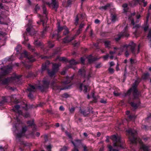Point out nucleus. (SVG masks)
<instances>
[{
  "mask_svg": "<svg viewBox=\"0 0 151 151\" xmlns=\"http://www.w3.org/2000/svg\"><path fill=\"white\" fill-rule=\"evenodd\" d=\"M110 138L113 142L114 148L116 147L117 149H113L111 145H109L108 147L109 151H118V148H123L122 145L124 142L122 140L120 136H116L115 135H113Z\"/></svg>",
  "mask_w": 151,
  "mask_h": 151,
  "instance_id": "nucleus-1",
  "label": "nucleus"
},
{
  "mask_svg": "<svg viewBox=\"0 0 151 151\" xmlns=\"http://www.w3.org/2000/svg\"><path fill=\"white\" fill-rule=\"evenodd\" d=\"M135 44L133 42H132L128 45H125L123 47V50L126 51L125 55L127 57L129 55V53L128 50L130 49L132 52L133 54L135 55L138 54L139 52V45H138L137 50L135 49Z\"/></svg>",
  "mask_w": 151,
  "mask_h": 151,
  "instance_id": "nucleus-2",
  "label": "nucleus"
},
{
  "mask_svg": "<svg viewBox=\"0 0 151 151\" xmlns=\"http://www.w3.org/2000/svg\"><path fill=\"white\" fill-rule=\"evenodd\" d=\"M126 131L128 134L129 139L132 143H136L137 141L140 143H141L140 139L136 137L137 132L135 130L130 129Z\"/></svg>",
  "mask_w": 151,
  "mask_h": 151,
  "instance_id": "nucleus-3",
  "label": "nucleus"
},
{
  "mask_svg": "<svg viewBox=\"0 0 151 151\" xmlns=\"http://www.w3.org/2000/svg\"><path fill=\"white\" fill-rule=\"evenodd\" d=\"M139 83V82L136 81L133 84L132 88H130L125 93V96L129 95L131 92H132L134 98L136 99L139 96V93L136 88Z\"/></svg>",
  "mask_w": 151,
  "mask_h": 151,
  "instance_id": "nucleus-4",
  "label": "nucleus"
},
{
  "mask_svg": "<svg viewBox=\"0 0 151 151\" xmlns=\"http://www.w3.org/2000/svg\"><path fill=\"white\" fill-rule=\"evenodd\" d=\"M50 78L49 76L45 77L41 82L43 85L38 86V88L42 91H45L48 88Z\"/></svg>",
  "mask_w": 151,
  "mask_h": 151,
  "instance_id": "nucleus-5",
  "label": "nucleus"
},
{
  "mask_svg": "<svg viewBox=\"0 0 151 151\" xmlns=\"http://www.w3.org/2000/svg\"><path fill=\"white\" fill-rule=\"evenodd\" d=\"M60 65V64L59 63L58 64L56 63L53 64L52 70L50 71L47 70L48 73L50 77H53L54 76L56 72L58 70V67Z\"/></svg>",
  "mask_w": 151,
  "mask_h": 151,
  "instance_id": "nucleus-6",
  "label": "nucleus"
},
{
  "mask_svg": "<svg viewBox=\"0 0 151 151\" xmlns=\"http://www.w3.org/2000/svg\"><path fill=\"white\" fill-rule=\"evenodd\" d=\"M12 68L11 66H7L4 67L3 68H1L2 71L1 73H0V79L3 76L9 73L11 71Z\"/></svg>",
  "mask_w": 151,
  "mask_h": 151,
  "instance_id": "nucleus-7",
  "label": "nucleus"
},
{
  "mask_svg": "<svg viewBox=\"0 0 151 151\" xmlns=\"http://www.w3.org/2000/svg\"><path fill=\"white\" fill-rule=\"evenodd\" d=\"M78 75L81 78H83L84 80L83 81L84 82L86 80H88L89 78L88 76H86V70L83 68L80 69L78 72Z\"/></svg>",
  "mask_w": 151,
  "mask_h": 151,
  "instance_id": "nucleus-8",
  "label": "nucleus"
},
{
  "mask_svg": "<svg viewBox=\"0 0 151 151\" xmlns=\"http://www.w3.org/2000/svg\"><path fill=\"white\" fill-rule=\"evenodd\" d=\"M127 26H126L124 28L123 31L124 32H122L119 34L118 35V37L115 38V40L117 41H119L121 39V38L124 37H128L129 36V35L127 32Z\"/></svg>",
  "mask_w": 151,
  "mask_h": 151,
  "instance_id": "nucleus-9",
  "label": "nucleus"
},
{
  "mask_svg": "<svg viewBox=\"0 0 151 151\" xmlns=\"http://www.w3.org/2000/svg\"><path fill=\"white\" fill-rule=\"evenodd\" d=\"M57 26L58 27V32H60L63 29L65 30V31H66V33H65V32H63V35H65L69 32V31L68 28L66 26L60 27V22H58Z\"/></svg>",
  "mask_w": 151,
  "mask_h": 151,
  "instance_id": "nucleus-10",
  "label": "nucleus"
},
{
  "mask_svg": "<svg viewBox=\"0 0 151 151\" xmlns=\"http://www.w3.org/2000/svg\"><path fill=\"white\" fill-rule=\"evenodd\" d=\"M22 56H24V57L27 58L29 60V61L30 62H34L35 61V59L33 58L32 55L30 56L29 54L26 51H24L23 53L21 54Z\"/></svg>",
  "mask_w": 151,
  "mask_h": 151,
  "instance_id": "nucleus-11",
  "label": "nucleus"
},
{
  "mask_svg": "<svg viewBox=\"0 0 151 151\" xmlns=\"http://www.w3.org/2000/svg\"><path fill=\"white\" fill-rule=\"evenodd\" d=\"M82 29H79L77 31L75 36L70 38L68 37H66L64 39L63 42L65 43H68L70 42L72 40L75 39L76 36L78 35L80 33Z\"/></svg>",
  "mask_w": 151,
  "mask_h": 151,
  "instance_id": "nucleus-12",
  "label": "nucleus"
},
{
  "mask_svg": "<svg viewBox=\"0 0 151 151\" xmlns=\"http://www.w3.org/2000/svg\"><path fill=\"white\" fill-rule=\"evenodd\" d=\"M71 142L73 145L74 148H77L81 147L83 144V143L82 142L81 140L79 139L76 140L74 142L72 141Z\"/></svg>",
  "mask_w": 151,
  "mask_h": 151,
  "instance_id": "nucleus-13",
  "label": "nucleus"
},
{
  "mask_svg": "<svg viewBox=\"0 0 151 151\" xmlns=\"http://www.w3.org/2000/svg\"><path fill=\"white\" fill-rule=\"evenodd\" d=\"M27 91L30 93L28 95V97L30 99H33V95L31 93L35 91L36 88L35 87L33 86L30 85L27 89Z\"/></svg>",
  "mask_w": 151,
  "mask_h": 151,
  "instance_id": "nucleus-14",
  "label": "nucleus"
},
{
  "mask_svg": "<svg viewBox=\"0 0 151 151\" xmlns=\"http://www.w3.org/2000/svg\"><path fill=\"white\" fill-rule=\"evenodd\" d=\"M27 128L26 126L23 127L22 129L21 132L17 134L16 136L17 139H19L20 138L22 137H23L25 135V133L27 130Z\"/></svg>",
  "mask_w": 151,
  "mask_h": 151,
  "instance_id": "nucleus-15",
  "label": "nucleus"
},
{
  "mask_svg": "<svg viewBox=\"0 0 151 151\" xmlns=\"http://www.w3.org/2000/svg\"><path fill=\"white\" fill-rule=\"evenodd\" d=\"M51 86H52V89L54 90H63L68 88H61L60 86H58L55 82H53L51 84Z\"/></svg>",
  "mask_w": 151,
  "mask_h": 151,
  "instance_id": "nucleus-16",
  "label": "nucleus"
},
{
  "mask_svg": "<svg viewBox=\"0 0 151 151\" xmlns=\"http://www.w3.org/2000/svg\"><path fill=\"white\" fill-rule=\"evenodd\" d=\"M1 98V101L0 100V104H2L4 102H7L9 101L12 100V98L9 96H3Z\"/></svg>",
  "mask_w": 151,
  "mask_h": 151,
  "instance_id": "nucleus-17",
  "label": "nucleus"
},
{
  "mask_svg": "<svg viewBox=\"0 0 151 151\" xmlns=\"http://www.w3.org/2000/svg\"><path fill=\"white\" fill-rule=\"evenodd\" d=\"M16 78H18L16 76L15 78L11 77L6 79L3 80L2 83L4 84H7L10 82H12Z\"/></svg>",
  "mask_w": 151,
  "mask_h": 151,
  "instance_id": "nucleus-18",
  "label": "nucleus"
},
{
  "mask_svg": "<svg viewBox=\"0 0 151 151\" xmlns=\"http://www.w3.org/2000/svg\"><path fill=\"white\" fill-rule=\"evenodd\" d=\"M20 108V106L19 105H16L14 106V108H13V110L14 112L17 113L19 115L22 114V112L19 109Z\"/></svg>",
  "mask_w": 151,
  "mask_h": 151,
  "instance_id": "nucleus-19",
  "label": "nucleus"
},
{
  "mask_svg": "<svg viewBox=\"0 0 151 151\" xmlns=\"http://www.w3.org/2000/svg\"><path fill=\"white\" fill-rule=\"evenodd\" d=\"M140 149L142 151H149L148 150V147L143 144H141V145Z\"/></svg>",
  "mask_w": 151,
  "mask_h": 151,
  "instance_id": "nucleus-20",
  "label": "nucleus"
},
{
  "mask_svg": "<svg viewBox=\"0 0 151 151\" xmlns=\"http://www.w3.org/2000/svg\"><path fill=\"white\" fill-rule=\"evenodd\" d=\"M81 147L83 148L82 151H91V148L90 147H87L84 144Z\"/></svg>",
  "mask_w": 151,
  "mask_h": 151,
  "instance_id": "nucleus-21",
  "label": "nucleus"
},
{
  "mask_svg": "<svg viewBox=\"0 0 151 151\" xmlns=\"http://www.w3.org/2000/svg\"><path fill=\"white\" fill-rule=\"evenodd\" d=\"M135 15V13L134 12L133 13L131 14L129 16V19L131 20V23L133 25H134L135 24L134 20L132 17H133Z\"/></svg>",
  "mask_w": 151,
  "mask_h": 151,
  "instance_id": "nucleus-22",
  "label": "nucleus"
},
{
  "mask_svg": "<svg viewBox=\"0 0 151 151\" xmlns=\"http://www.w3.org/2000/svg\"><path fill=\"white\" fill-rule=\"evenodd\" d=\"M148 19V17L147 18V20L146 23L145 24V25L143 26V28L145 31H146L148 29L149 27V25L147 24Z\"/></svg>",
  "mask_w": 151,
  "mask_h": 151,
  "instance_id": "nucleus-23",
  "label": "nucleus"
},
{
  "mask_svg": "<svg viewBox=\"0 0 151 151\" xmlns=\"http://www.w3.org/2000/svg\"><path fill=\"white\" fill-rule=\"evenodd\" d=\"M110 6V4H108L104 6L100 7L99 8V9L101 10H106L108 7Z\"/></svg>",
  "mask_w": 151,
  "mask_h": 151,
  "instance_id": "nucleus-24",
  "label": "nucleus"
},
{
  "mask_svg": "<svg viewBox=\"0 0 151 151\" xmlns=\"http://www.w3.org/2000/svg\"><path fill=\"white\" fill-rule=\"evenodd\" d=\"M111 21L113 22H114L116 21L117 20V18L115 14H111Z\"/></svg>",
  "mask_w": 151,
  "mask_h": 151,
  "instance_id": "nucleus-25",
  "label": "nucleus"
},
{
  "mask_svg": "<svg viewBox=\"0 0 151 151\" xmlns=\"http://www.w3.org/2000/svg\"><path fill=\"white\" fill-rule=\"evenodd\" d=\"M51 4L54 9H56L58 7V2H57L52 3Z\"/></svg>",
  "mask_w": 151,
  "mask_h": 151,
  "instance_id": "nucleus-26",
  "label": "nucleus"
},
{
  "mask_svg": "<svg viewBox=\"0 0 151 151\" xmlns=\"http://www.w3.org/2000/svg\"><path fill=\"white\" fill-rule=\"evenodd\" d=\"M69 63L70 65H76L79 63L78 62L76 61L73 59L69 61Z\"/></svg>",
  "mask_w": 151,
  "mask_h": 151,
  "instance_id": "nucleus-27",
  "label": "nucleus"
},
{
  "mask_svg": "<svg viewBox=\"0 0 151 151\" xmlns=\"http://www.w3.org/2000/svg\"><path fill=\"white\" fill-rule=\"evenodd\" d=\"M34 43L36 46H40L42 45V43L37 40H35Z\"/></svg>",
  "mask_w": 151,
  "mask_h": 151,
  "instance_id": "nucleus-28",
  "label": "nucleus"
},
{
  "mask_svg": "<svg viewBox=\"0 0 151 151\" xmlns=\"http://www.w3.org/2000/svg\"><path fill=\"white\" fill-rule=\"evenodd\" d=\"M104 45L106 47L109 48H110V42L108 41H105L104 42Z\"/></svg>",
  "mask_w": 151,
  "mask_h": 151,
  "instance_id": "nucleus-29",
  "label": "nucleus"
},
{
  "mask_svg": "<svg viewBox=\"0 0 151 151\" xmlns=\"http://www.w3.org/2000/svg\"><path fill=\"white\" fill-rule=\"evenodd\" d=\"M58 60L59 61H65L66 60V58L65 57H58L56 59V60Z\"/></svg>",
  "mask_w": 151,
  "mask_h": 151,
  "instance_id": "nucleus-30",
  "label": "nucleus"
},
{
  "mask_svg": "<svg viewBox=\"0 0 151 151\" xmlns=\"http://www.w3.org/2000/svg\"><path fill=\"white\" fill-rule=\"evenodd\" d=\"M149 76V74L148 73L144 74L142 76V78L143 79H146L148 78Z\"/></svg>",
  "mask_w": 151,
  "mask_h": 151,
  "instance_id": "nucleus-31",
  "label": "nucleus"
},
{
  "mask_svg": "<svg viewBox=\"0 0 151 151\" xmlns=\"http://www.w3.org/2000/svg\"><path fill=\"white\" fill-rule=\"evenodd\" d=\"M42 9H43V14L45 15V18H47V12L46 8V7H45V6H42Z\"/></svg>",
  "mask_w": 151,
  "mask_h": 151,
  "instance_id": "nucleus-32",
  "label": "nucleus"
},
{
  "mask_svg": "<svg viewBox=\"0 0 151 151\" xmlns=\"http://www.w3.org/2000/svg\"><path fill=\"white\" fill-rule=\"evenodd\" d=\"M119 90L115 91L113 93L115 96H119V95L121 94V93L119 92Z\"/></svg>",
  "mask_w": 151,
  "mask_h": 151,
  "instance_id": "nucleus-33",
  "label": "nucleus"
},
{
  "mask_svg": "<svg viewBox=\"0 0 151 151\" xmlns=\"http://www.w3.org/2000/svg\"><path fill=\"white\" fill-rule=\"evenodd\" d=\"M140 26L139 24H137L134 27H133V28H134H134L136 29L135 32H134L133 33L135 37L136 36V32H137V28H139L140 27Z\"/></svg>",
  "mask_w": 151,
  "mask_h": 151,
  "instance_id": "nucleus-34",
  "label": "nucleus"
},
{
  "mask_svg": "<svg viewBox=\"0 0 151 151\" xmlns=\"http://www.w3.org/2000/svg\"><path fill=\"white\" fill-rule=\"evenodd\" d=\"M115 51L113 52L110 51L109 52V54L111 55L109 56V57L110 59H113L114 56L113 55L115 54Z\"/></svg>",
  "mask_w": 151,
  "mask_h": 151,
  "instance_id": "nucleus-35",
  "label": "nucleus"
},
{
  "mask_svg": "<svg viewBox=\"0 0 151 151\" xmlns=\"http://www.w3.org/2000/svg\"><path fill=\"white\" fill-rule=\"evenodd\" d=\"M129 103H130L131 106L134 109H135L137 107V104L134 103L133 102H130L129 101Z\"/></svg>",
  "mask_w": 151,
  "mask_h": 151,
  "instance_id": "nucleus-36",
  "label": "nucleus"
},
{
  "mask_svg": "<svg viewBox=\"0 0 151 151\" xmlns=\"http://www.w3.org/2000/svg\"><path fill=\"white\" fill-rule=\"evenodd\" d=\"M122 7L124 8V12H127V4H124L123 5Z\"/></svg>",
  "mask_w": 151,
  "mask_h": 151,
  "instance_id": "nucleus-37",
  "label": "nucleus"
},
{
  "mask_svg": "<svg viewBox=\"0 0 151 151\" xmlns=\"http://www.w3.org/2000/svg\"><path fill=\"white\" fill-rule=\"evenodd\" d=\"M81 113L83 114L84 116H87L89 114L88 112H87L85 111H81Z\"/></svg>",
  "mask_w": 151,
  "mask_h": 151,
  "instance_id": "nucleus-38",
  "label": "nucleus"
},
{
  "mask_svg": "<svg viewBox=\"0 0 151 151\" xmlns=\"http://www.w3.org/2000/svg\"><path fill=\"white\" fill-rule=\"evenodd\" d=\"M88 86L85 85L83 87V90L85 93H86L87 92V87Z\"/></svg>",
  "mask_w": 151,
  "mask_h": 151,
  "instance_id": "nucleus-39",
  "label": "nucleus"
},
{
  "mask_svg": "<svg viewBox=\"0 0 151 151\" xmlns=\"http://www.w3.org/2000/svg\"><path fill=\"white\" fill-rule=\"evenodd\" d=\"M27 124L29 126H31L34 124V121H28L27 122Z\"/></svg>",
  "mask_w": 151,
  "mask_h": 151,
  "instance_id": "nucleus-40",
  "label": "nucleus"
},
{
  "mask_svg": "<svg viewBox=\"0 0 151 151\" xmlns=\"http://www.w3.org/2000/svg\"><path fill=\"white\" fill-rule=\"evenodd\" d=\"M27 46L28 48L32 52H33L35 51V49L33 47H32L31 45L30 44H28Z\"/></svg>",
  "mask_w": 151,
  "mask_h": 151,
  "instance_id": "nucleus-41",
  "label": "nucleus"
},
{
  "mask_svg": "<svg viewBox=\"0 0 151 151\" xmlns=\"http://www.w3.org/2000/svg\"><path fill=\"white\" fill-rule=\"evenodd\" d=\"M108 70L110 73L111 74H113L114 72V69L111 68H109L108 69Z\"/></svg>",
  "mask_w": 151,
  "mask_h": 151,
  "instance_id": "nucleus-42",
  "label": "nucleus"
},
{
  "mask_svg": "<svg viewBox=\"0 0 151 151\" xmlns=\"http://www.w3.org/2000/svg\"><path fill=\"white\" fill-rule=\"evenodd\" d=\"M147 37L148 38H151V29L149 30V33L147 36Z\"/></svg>",
  "mask_w": 151,
  "mask_h": 151,
  "instance_id": "nucleus-43",
  "label": "nucleus"
},
{
  "mask_svg": "<svg viewBox=\"0 0 151 151\" xmlns=\"http://www.w3.org/2000/svg\"><path fill=\"white\" fill-rule=\"evenodd\" d=\"M75 109L74 107H72L70 109V112L71 113H73L75 111Z\"/></svg>",
  "mask_w": 151,
  "mask_h": 151,
  "instance_id": "nucleus-44",
  "label": "nucleus"
},
{
  "mask_svg": "<svg viewBox=\"0 0 151 151\" xmlns=\"http://www.w3.org/2000/svg\"><path fill=\"white\" fill-rule=\"evenodd\" d=\"M41 22H42V24L43 26L44 24V21L42 19L41 17H40V22H37V23L39 24H40V23Z\"/></svg>",
  "mask_w": 151,
  "mask_h": 151,
  "instance_id": "nucleus-45",
  "label": "nucleus"
},
{
  "mask_svg": "<svg viewBox=\"0 0 151 151\" xmlns=\"http://www.w3.org/2000/svg\"><path fill=\"white\" fill-rule=\"evenodd\" d=\"M101 63H99L97 64V65H96V68H99L101 67Z\"/></svg>",
  "mask_w": 151,
  "mask_h": 151,
  "instance_id": "nucleus-46",
  "label": "nucleus"
},
{
  "mask_svg": "<svg viewBox=\"0 0 151 151\" xmlns=\"http://www.w3.org/2000/svg\"><path fill=\"white\" fill-rule=\"evenodd\" d=\"M78 20L79 19L78 17H77L75 19V24H76V25H77L78 24Z\"/></svg>",
  "mask_w": 151,
  "mask_h": 151,
  "instance_id": "nucleus-47",
  "label": "nucleus"
},
{
  "mask_svg": "<svg viewBox=\"0 0 151 151\" xmlns=\"http://www.w3.org/2000/svg\"><path fill=\"white\" fill-rule=\"evenodd\" d=\"M49 47L50 48H52L54 47V45L52 44L50 41L49 42Z\"/></svg>",
  "mask_w": 151,
  "mask_h": 151,
  "instance_id": "nucleus-48",
  "label": "nucleus"
},
{
  "mask_svg": "<svg viewBox=\"0 0 151 151\" xmlns=\"http://www.w3.org/2000/svg\"><path fill=\"white\" fill-rule=\"evenodd\" d=\"M68 149V147L66 146L64 147L61 150L62 151H65Z\"/></svg>",
  "mask_w": 151,
  "mask_h": 151,
  "instance_id": "nucleus-49",
  "label": "nucleus"
},
{
  "mask_svg": "<svg viewBox=\"0 0 151 151\" xmlns=\"http://www.w3.org/2000/svg\"><path fill=\"white\" fill-rule=\"evenodd\" d=\"M51 148H52V147L50 145H47L46 147L47 149V150H51Z\"/></svg>",
  "mask_w": 151,
  "mask_h": 151,
  "instance_id": "nucleus-50",
  "label": "nucleus"
},
{
  "mask_svg": "<svg viewBox=\"0 0 151 151\" xmlns=\"http://www.w3.org/2000/svg\"><path fill=\"white\" fill-rule=\"evenodd\" d=\"M130 62L131 64H133L134 63H135V60L133 59L132 58L130 59Z\"/></svg>",
  "mask_w": 151,
  "mask_h": 151,
  "instance_id": "nucleus-51",
  "label": "nucleus"
},
{
  "mask_svg": "<svg viewBox=\"0 0 151 151\" xmlns=\"http://www.w3.org/2000/svg\"><path fill=\"white\" fill-rule=\"evenodd\" d=\"M59 109L60 111H63L65 109L62 106H61L59 107Z\"/></svg>",
  "mask_w": 151,
  "mask_h": 151,
  "instance_id": "nucleus-52",
  "label": "nucleus"
},
{
  "mask_svg": "<svg viewBox=\"0 0 151 151\" xmlns=\"http://www.w3.org/2000/svg\"><path fill=\"white\" fill-rule=\"evenodd\" d=\"M109 55L108 54H107L106 55L104 56L103 58L105 60H106L109 57Z\"/></svg>",
  "mask_w": 151,
  "mask_h": 151,
  "instance_id": "nucleus-53",
  "label": "nucleus"
},
{
  "mask_svg": "<svg viewBox=\"0 0 151 151\" xmlns=\"http://www.w3.org/2000/svg\"><path fill=\"white\" fill-rule=\"evenodd\" d=\"M84 26V24H81L79 26V29H82V28Z\"/></svg>",
  "mask_w": 151,
  "mask_h": 151,
  "instance_id": "nucleus-54",
  "label": "nucleus"
},
{
  "mask_svg": "<svg viewBox=\"0 0 151 151\" xmlns=\"http://www.w3.org/2000/svg\"><path fill=\"white\" fill-rule=\"evenodd\" d=\"M31 29V27H28L26 29V30L28 32H29Z\"/></svg>",
  "mask_w": 151,
  "mask_h": 151,
  "instance_id": "nucleus-55",
  "label": "nucleus"
},
{
  "mask_svg": "<svg viewBox=\"0 0 151 151\" xmlns=\"http://www.w3.org/2000/svg\"><path fill=\"white\" fill-rule=\"evenodd\" d=\"M46 68V65H43L42 66V70L43 71L45 70Z\"/></svg>",
  "mask_w": 151,
  "mask_h": 151,
  "instance_id": "nucleus-56",
  "label": "nucleus"
},
{
  "mask_svg": "<svg viewBox=\"0 0 151 151\" xmlns=\"http://www.w3.org/2000/svg\"><path fill=\"white\" fill-rule=\"evenodd\" d=\"M63 97L67 98L69 97V95L67 93H64L63 94Z\"/></svg>",
  "mask_w": 151,
  "mask_h": 151,
  "instance_id": "nucleus-57",
  "label": "nucleus"
},
{
  "mask_svg": "<svg viewBox=\"0 0 151 151\" xmlns=\"http://www.w3.org/2000/svg\"><path fill=\"white\" fill-rule=\"evenodd\" d=\"M85 60L83 58H81V63L83 64L84 63Z\"/></svg>",
  "mask_w": 151,
  "mask_h": 151,
  "instance_id": "nucleus-58",
  "label": "nucleus"
},
{
  "mask_svg": "<svg viewBox=\"0 0 151 151\" xmlns=\"http://www.w3.org/2000/svg\"><path fill=\"white\" fill-rule=\"evenodd\" d=\"M30 116V115L28 113H26L25 115H24V117L25 118H27L28 117H29Z\"/></svg>",
  "mask_w": 151,
  "mask_h": 151,
  "instance_id": "nucleus-59",
  "label": "nucleus"
},
{
  "mask_svg": "<svg viewBox=\"0 0 151 151\" xmlns=\"http://www.w3.org/2000/svg\"><path fill=\"white\" fill-rule=\"evenodd\" d=\"M114 62H111L110 63V66L111 67L114 65Z\"/></svg>",
  "mask_w": 151,
  "mask_h": 151,
  "instance_id": "nucleus-60",
  "label": "nucleus"
},
{
  "mask_svg": "<svg viewBox=\"0 0 151 151\" xmlns=\"http://www.w3.org/2000/svg\"><path fill=\"white\" fill-rule=\"evenodd\" d=\"M72 151H79L77 148H74L72 149Z\"/></svg>",
  "mask_w": 151,
  "mask_h": 151,
  "instance_id": "nucleus-61",
  "label": "nucleus"
},
{
  "mask_svg": "<svg viewBox=\"0 0 151 151\" xmlns=\"http://www.w3.org/2000/svg\"><path fill=\"white\" fill-rule=\"evenodd\" d=\"M100 22V21L98 19H96L95 21V22L96 24H98Z\"/></svg>",
  "mask_w": 151,
  "mask_h": 151,
  "instance_id": "nucleus-62",
  "label": "nucleus"
},
{
  "mask_svg": "<svg viewBox=\"0 0 151 151\" xmlns=\"http://www.w3.org/2000/svg\"><path fill=\"white\" fill-rule=\"evenodd\" d=\"M70 82V81H65V82H63V84L65 85V84H67L69 83Z\"/></svg>",
  "mask_w": 151,
  "mask_h": 151,
  "instance_id": "nucleus-63",
  "label": "nucleus"
},
{
  "mask_svg": "<svg viewBox=\"0 0 151 151\" xmlns=\"http://www.w3.org/2000/svg\"><path fill=\"white\" fill-rule=\"evenodd\" d=\"M140 14H137L136 15V18L137 19H139L140 18Z\"/></svg>",
  "mask_w": 151,
  "mask_h": 151,
  "instance_id": "nucleus-64",
  "label": "nucleus"
}]
</instances>
